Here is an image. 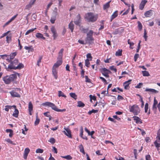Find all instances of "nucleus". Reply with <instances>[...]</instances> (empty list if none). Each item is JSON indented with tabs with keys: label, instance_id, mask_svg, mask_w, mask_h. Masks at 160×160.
<instances>
[{
	"label": "nucleus",
	"instance_id": "15",
	"mask_svg": "<svg viewBox=\"0 0 160 160\" xmlns=\"http://www.w3.org/2000/svg\"><path fill=\"white\" fill-rule=\"evenodd\" d=\"M30 151V150L28 148H26L25 149L24 151V153L23 154V158L24 159H27L28 155V154L29 153Z\"/></svg>",
	"mask_w": 160,
	"mask_h": 160
},
{
	"label": "nucleus",
	"instance_id": "8",
	"mask_svg": "<svg viewBox=\"0 0 160 160\" xmlns=\"http://www.w3.org/2000/svg\"><path fill=\"white\" fill-rule=\"evenodd\" d=\"M20 89L19 88H16L14 90L10 92L11 95L13 97L20 98V95L16 92L17 91H20Z\"/></svg>",
	"mask_w": 160,
	"mask_h": 160
},
{
	"label": "nucleus",
	"instance_id": "23",
	"mask_svg": "<svg viewBox=\"0 0 160 160\" xmlns=\"http://www.w3.org/2000/svg\"><path fill=\"white\" fill-rule=\"evenodd\" d=\"M24 48L26 50L28 51V52H33L34 51L33 48L32 46H30L29 47L25 46L24 47Z\"/></svg>",
	"mask_w": 160,
	"mask_h": 160
},
{
	"label": "nucleus",
	"instance_id": "49",
	"mask_svg": "<svg viewBox=\"0 0 160 160\" xmlns=\"http://www.w3.org/2000/svg\"><path fill=\"white\" fill-rule=\"evenodd\" d=\"M83 127L82 126L81 127L80 129V136L81 138H82L83 136Z\"/></svg>",
	"mask_w": 160,
	"mask_h": 160
},
{
	"label": "nucleus",
	"instance_id": "9",
	"mask_svg": "<svg viewBox=\"0 0 160 160\" xmlns=\"http://www.w3.org/2000/svg\"><path fill=\"white\" fill-rule=\"evenodd\" d=\"M81 21L80 15L78 14L75 18L74 22L75 25L80 26Z\"/></svg>",
	"mask_w": 160,
	"mask_h": 160
},
{
	"label": "nucleus",
	"instance_id": "63",
	"mask_svg": "<svg viewBox=\"0 0 160 160\" xmlns=\"http://www.w3.org/2000/svg\"><path fill=\"white\" fill-rule=\"evenodd\" d=\"M124 99L121 96L118 95L117 97V99L118 100H123Z\"/></svg>",
	"mask_w": 160,
	"mask_h": 160
},
{
	"label": "nucleus",
	"instance_id": "44",
	"mask_svg": "<svg viewBox=\"0 0 160 160\" xmlns=\"http://www.w3.org/2000/svg\"><path fill=\"white\" fill-rule=\"evenodd\" d=\"M138 30L139 31H141L142 29V25L140 21H138Z\"/></svg>",
	"mask_w": 160,
	"mask_h": 160
},
{
	"label": "nucleus",
	"instance_id": "5",
	"mask_svg": "<svg viewBox=\"0 0 160 160\" xmlns=\"http://www.w3.org/2000/svg\"><path fill=\"white\" fill-rule=\"evenodd\" d=\"M129 111L133 113L134 115H137L140 113V109L137 104H134L129 106Z\"/></svg>",
	"mask_w": 160,
	"mask_h": 160
},
{
	"label": "nucleus",
	"instance_id": "40",
	"mask_svg": "<svg viewBox=\"0 0 160 160\" xmlns=\"http://www.w3.org/2000/svg\"><path fill=\"white\" fill-rule=\"evenodd\" d=\"M36 29V28H35L33 29L32 28L31 29L28 30L25 33V35H26L28 34L29 33L33 32Z\"/></svg>",
	"mask_w": 160,
	"mask_h": 160
},
{
	"label": "nucleus",
	"instance_id": "11",
	"mask_svg": "<svg viewBox=\"0 0 160 160\" xmlns=\"http://www.w3.org/2000/svg\"><path fill=\"white\" fill-rule=\"evenodd\" d=\"M64 129L66 132L65 131H63L62 132L68 138H72L71 132L70 130L68 128H64Z\"/></svg>",
	"mask_w": 160,
	"mask_h": 160
},
{
	"label": "nucleus",
	"instance_id": "57",
	"mask_svg": "<svg viewBox=\"0 0 160 160\" xmlns=\"http://www.w3.org/2000/svg\"><path fill=\"white\" fill-rule=\"evenodd\" d=\"M52 14L58 15V9L56 7L54 8Z\"/></svg>",
	"mask_w": 160,
	"mask_h": 160
},
{
	"label": "nucleus",
	"instance_id": "7",
	"mask_svg": "<svg viewBox=\"0 0 160 160\" xmlns=\"http://www.w3.org/2000/svg\"><path fill=\"white\" fill-rule=\"evenodd\" d=\"M154 143L157 149L160 147V128L158 131L156 140Z\"/></svg>",
	"mask_w": 160,
	"mask_h": 160
},
{
	"label": "nucleus",
	"instance_id": "56",
	"mask_svg": "<svg viewBox=\"0 0 160 160\" xmlns=\"http://www.w3.org/2000/svg\"><path fill=\"white\" fill-rule=\"evenodd\" d=\"M85 82H88L89 83L91 82V80L88 78V77L87 76H85Z\"/></svg>",
	"mask_w": 160,
	"mask_h": 160
},
{
	"label": "nucleus",
	"instance_id": "31",
	"mask_svg": "<svg viewBox=\"0 0 160 160\" xmlns=\"http://www.w3.org/2000/svg\"><path fill=\"white\" fill-rule=\"evenodd\" d=\"M80 151L82 152L83 154H85V152L84 150V148L82 144H81L79 146Z\"/></svg>",
	"mask_w": 160,
	"mask_h": 160
},
{
	"label": "nucleus",
	"instance_id": "27",
	"mask_svg": "<svg viewBox=\"0 0 160 160\" xmlns=\"http://www.w3.org/2000/svg\"><path fill=\"white\" fill-rule=\"evenodd\" d=\"M111 1H110L108 2H107L106 3L103 5V9L104 10H105L107 9L110 7V3L111 2Z\"/></svg>",
	"mask_w": 160,
	"mask_h": 160
},
{
	"label": "nucleus",
	"instance_id": "60",
	"mask_svg": "<svg viewBox=\"0 0 160 160\" xmlns=\"http://www.w3.org/2000/svg\"><path fill=\"white\" fill-rule=\"evenodd\" d=\"M110 69L111 70L114 71L115 72H116L117 71V69L113 66H111L110 67Z\"/></svg>",
	"mask_w": 160,
	"mask_h": 160
},
{
	"label": "nucleus",
	"instance_id": "59",
	"mask_svg": "<svg viewBox=\"0 0 160 160\" xmlns=\"http://www.w3.org/2000/svg\"><path fill=\"white\" fill-rule=\"evenodd\" d=\"M78 42L79 43L82 44H86L87 43L86 42H85L84 41L80 39L78 40Z\"/></svg>",
	"mask_w": 160,
	"mask_h": 160
},
{
	"label": "nucleus",
	"instance_id": "64",
	"mask_svg": "<svg viewBox=\"0 0 160 160\" xmlns=\"http://www.w3.org/2000/svg\"><path fill=\"white\" fill-rule=\"evenodd\" d=\"M49 112H44L43 113L44 115L47 117H48L50 116V115L49 114Z\"/></svg>",
	"mask_w": 160,
	"mask_h": 160
},
{
	"label": "nucleus",
	"instance_id": "54",
	"mask_svg": "<svg viewBox=\"0 0 160 160\" xmlns=\"http://www.w3.org/2000/svg\"><path fill=\"white\" fill-rule=\"evenodd\" d=\"M32 6L29 3L26 6L25 9L29 10L32 7Z\"/></svg>",
	"mask_w": 160,
	"mask_h": 160
},
{
	"label": "nucleus",
	"instance_id": "48",
	"mask_svg": "<svg viewBox=\"0 0 160 160\" xmlns=\"http://www.w3.org/2000/svg\"><path fill=\"white\" fill-rule=\"evenodd\" d=\"M49 142L52 144H54L55 142V140L53 138H51L50 139Z\"/></svg>",
	"mask_w": 160,
	"mask_h": 160
},
{
	"label": "nucleus",
	"instance_id": "36",
	"mask_svg": "<svg viewBox=\"0 0 160 160\" xmlns=\"http://www.w3.org/2000/svg\"><path fill=\"white\" fill-rule=\"evenodd\" d=\"M28 111H32L33 110V105L31 101L29 102L28 104Z\"/></svg>",
	"mask_w": 160,
	"mask_h": 160
},
{
	"label": "nucleus",
	"instance_id": "10",
	"mask_svg": "<svg viewBox=\"0 0 160 160\" xmlns=\"http://www.w3.org/2000/svg\"><path fill=\"white\" fill-rule=\"evenodd\" d=\"M101 72L104 76L107 78L109 77L108 74L109 73H111V72L109 70L105 68H102Z\"/></svg>",
	"mask_w": 160,
	"mask_h": 160
},
{
	"label": "nucleus",
	"instance_id": "62",
	"mask_svg": "<svg viewBox=\"0 0 160 160\" xmlns=\"http://www.w3.org/2000/svg\"><path fill=\"white\" fill-rule=\"evenodd\" d=\"M52 151L54 152V153L57 154L58 153L57 149L55 147H52Z\"/></svg>",
	"mask_w": 160,
	"mask_h": 160
},
{
	"label": "nucleus",
	"instance_id": "52",
	"mask_svg": "<svg viewBox=\"0 0 160 160\" xmlns=\"http://www.w3.org/2000/svg\"><path fill=\"white\" fill-rule=\"evenodd\" d=\"M148 103H146L145 104V112L146 113L148 112Z\"/></svg>",
	"mask_w": 160,
	"mask_h": 160
},
{
	"label": "nucleus",
	"instance_id": "25",
	"mask_svg": "<svg viewBox=\"0 0 160 160\" xmlns=\"http://www.w3.org/2000/svg\"><path fill=\"white\" fill-rule=\"evenodd\" d=\"M152 11L151 10L145 12L144 15L146 17H149L152 15Z\"/></svg>",
	"mask_w": 160,
	"mask_h": 160
},
{
	"label": "nucleus",
	"instance_id": "39",
	"mask_svg": "<svg viewBox=\"0 0 160 160\" xmlns=\"http://www.w3.org/2000/svg\"><path fill=\"white\" fill-rule=\"evenodd\" d=\"M128 43L130 45V48L132 49H133V47H132L131 46H133L134 43L133 42H131L130 39H128Z\"/></svg>",
	"mask_w": 160,
	"mask_h": 160
},
{
	"label": "nucleus",
	"instance_id": "41",
	"mask_svg": "<svg viewBox=\"0 0 160 160\" xmlns=\"http://www.w3.org/2000/svg\"><path fill=\"white\" fill-rule=\"evenodd\" d=\"M89 59H86L85 60V65L86 67H89L90 65V63L89 62Z\"/></svg>",
	"mask_w": 160,
	"mask_h": 160
},
{
	"label": "nucleus",
	"instance_id": "2",
	"mask_svg": "<svg viewBox=\"0 0 160 160\" xmlns=\"http://www.w3.org/2000/svg\"><path fill=\"white\" fill-rule=\"evenodd\" d=\"M98 18L97 15H94L93 12H89L86 13L84 17L85 19L89 22H94L96 21Z\"/></svg>",
	"mask_w": 160,
	"mask_h": 160
},
{
	"label": "nucleus",
	"instance_id": "58",
	"mask_svg": "<svg viewBox=\"0 0 160 160\" xmlns=\"http://www.w3.org/2000/svg\"><path fill=\"white\" fill-rule=\"evenodd\" d=\"M139 55L138 54L136 53L135 54L134 57L135 62H136L137 61V59L139 57Z\"/></svg>",
	"mask_w": 160,
	"mask_h": 160
},
{
	"label": "nucleus",
	"instance_id": "34",
	"mask_svg": "<svg viewBox=\"0 0 160 160\" xmlns=\"http://www.w3.org/2000/svg\"><path fill=\"white\" fill-rule=\"evenodd\" d=\"M40 119L38 118V116L37 114L36 116V120L34 122V125L36 126L38 125L40 122Z\"/></svg>",
	"mask_w": 160,
	"mask_h": 160
},
{
	"label": "nucleus",
	"instance_id": "12",
	"mask_svg": "<svg viewBox=\"0 0 160 160\" xmlns=\"http://www.w3.org/2000/svg\"><path fill=\"white\" fill-rule=\"evenodd\" d=\"M62 58L59 60H58L56 63H55L54 65L53 66L52 68H58L59 66L61 65L62 63Z\"/></svg>",
	"mask_w": 160,
	"mask_h": 160
},
{
	"label": "nucleus",
	"instance_id": "21",
	"mask_svg": "<svg viewBox=\"0 0 160 160\" xmlns=\"http://www.w3.org/2000/svg\"><path fill=\"white\" fill-rule=\"evenodd\" d=\"M74 25L73 24V21H71L68 24V28L70 29L71 32H73L74 29Z\"/></svg>",
	"mask_w": 160,
	"mask_h": 160
},
{
	"label": "nucleus",
	"instance_id": "19",
	"mask_svg": "<svg viewBox=\"0 0 160 160\" xmlns=\"http://www.w3.org/2000/svg\"><path fill=\"white\" fill-rule=\"evenodd\" d=\"M145 91L146 92H149L152 94L157 93L158 92V91L154 89L147 88L146 89Z\"/></svg>",
	"mask_w": 160,
	"mask_h": 160
},
{
	"label": "nucleus",
	"instance_id": "18",
	"mask_svg": "<svg viewBox=\"0 0 160 160\" xmlns=\"http://www.w3.org/2000/svg\"><path fill=\"white\" fill-rule=\"evenodd\" d=\"M12 107L15 108V110L14 113L12 114V116L15 118H17L18 116L19 111L18 109L16 108V106L13 105Z\"/></svg>",
	"mask_w": 160,
	"mask_h": 160
},
{
	"label": "nucleus",
	"instance_id": "3",
	"mask_svg": "<svg viewBox=\"0 0 160 160\" xmlns=\"http://www.w3.org/2000/svg\"><path fill=\"white\" fill-rule=\"evenodd\" d=\"M17 78V75L15 74H11L9 76L7 75L3 77L2 80L5 84H8L16 79Z\"/></svg>",
	"mask_w": 160,
	"mask_h": 160
},
{
	"label": "nucleus",
	"instance_id": "32",
	"mask_svg": "<svg viewBox=\"0 0 160 160\" xmlns=\"http://www.w3.org/2000/svg\"><path fill=\"white\" fill-rule=\"evenodd\" d=\"M77 107H83L85 106V104L81 101H78L77 102Z\"/></svg>",
	"mask_w": 160,
	"mask_h": 160
},
{
	"label": "nucleus",
	"instance_id": "45",
	"mask_svg": "<svg viewBox=\"0 0 160 160\" xmlns=\"http://www.w3.org/2000/svg\"><path fill=\"white\" fill-rule=\"evenodd\" d=\"M86 56H87V59H89V60H90V61H91L92 60V57L91 56V53H88L86 55Z\"/></svg>",
	"mask_w": 160,
	"mask_h": 160
},
{
	"label": "nucleus",
	"instance_id": "50",
	"mask_svg": "<svg viewBox=\"0 0 160 160\" xmlns=\"http://www.w3.org/2000/svg\"><path fill=\"white\" fill-rule=\"evenodd\" d=\"M43 152V149L38 148L37 149L36 151V152L37 153H42Z\"/></svg>",
	"mask_w": 160,
	"mask_h": 160
},
{
	"label": "nucleus",
	"instance_id": "20",
	"mask_svg": "<svg viewBox=\"0 0 160 160\" xmlns=\"http://www.w3.org/2000/svg\"><path fill=\"white\" fill-rule=\"evenodd\" d=\"M36 37L38 39H41L42 40H45V38L43 37V35L42 33L38 32L36 34Z\"/></svg>",
	"mask_w": 160,
	"mask_h": 160
},
{
	"label": "nucleus",
	"instance_id": "37",
	"mask_svg": "<svg viewBox=\"0 0 160 160\" xmlns=\"http://www.w3.org/2000/svg\"><path fill=\"white\" fill-rule=\"evenodd\" d=\"M142 73L144 76H150L149 72L146 71H142Z\"/></svg>",
	"mask_w": 160,
	"mask_h": 160
},
{
	"label": "nucleus",
	"instance_id": "53",
	"mask_svg": "<svg viewBox=\"0 0 160 160\" xmlns=\"http://www.w3.org/2000/svg\"><path fill=\"white\" fill-rule=\"evenodd\" d=\"M143 83L141 82L139 83L135 87V88H141Z\"/></svg>",
	"mask_w": 160,
	"mask_h": 160
},
{
	"label": "nucleus",
	"instance_id": "13",
	"mask_svg": "<svg viewBox=\"0 0 160 160\" xmlns=\"http://www.w3.org/2000/svg\"><path fill=\"white\" fill-rule=\"evenodd\" d=\"M132 81L131 79H129L128 80L125 81L123 83V85L124 86V88L125 89H128L129 88V85L130 84Z\"/></svg>",
	"mask_w": 160,
	"mask_h": 160
},
{
	"label": "nucleus",
	"instance_id": "16",
	"mask_svg": "<svg viewBox=\"0 0 160 160\" xmlns=\"http://www.w3.org/2000/svg\"><path fill=\"white\" fill-rule=\"evenodd\" d=\"M52 73L55 78L57 79L58 78V70L57 68H52Z\"/></svg>",
	"mask_w": 160,
	"mask_h": 160
},
{
	"label": "nucleus",
	"instance_id": "29",
	"mask_svg": "<svg viewBox=\"0 0 160 160\" xmlns=\"http://www.w3.org/2000/svg\"><path fill=\"white\" fill-rule=\"evenodd\" d=\"M122 50L119 49L115 53V55L117 56H120L122 55Z\"/></svg>",
	"mask_w": 160,
	"mask_h": 160
},
{
	"label": "nucleus",
	"instance_id": "24",
	"mask_svg": "<svg viewBox=\"0 0 160 160\" xmlns=\"http://www.w3.org/2000/svg\"><path fill=\"white\" fill-rule=\"evenodd\" d=\"M158 103V101L156 100L155 97L154 98V102L152 107V109L153 110L156 111L157 107L156 105Z\"/></svg>",
	"mask_w": 160,
	"mask_h": 160
},
{
	"label": "nucleus",
	"instance_id": "17",
	"mask_svg": "<svg viewBox=\"0 0 160 160\" xmlns=\"http://www.w3.org/2000/svg\"><path fill=\"white\" fill-rule=\"evenodd\" d=\"M133 120L136 121V123L137 124H141L142 123L141 119L138 117L134 116L133 117Z\"/></svg>",
	"mask_w": 160,
	"mask_h": 160
},
{
	"label": "nucleus",
	"instance_id": "22",
	"mask_svg": "<svg viewBox=\"0 0 160 160\" xmlns=\"http://www.w3.org/2000/svg\"><path fill=\"white\" fill-rule=\"evenodd\" d=\"M57 15L52 14L51 17L50 21L52 24H54L55 23Z\"/></svg>",
	"mask_w": 160,
	"mask_h": 160
},
{
	"label": "nucleus",
	"instance_id": "28",
	"mask_svg": "<svg viewBox=\"0 0 160 160\" xmlns=\"http://www.w3.org/2000/svg\"><path fill=\"white\" fill-rule=\"evenodd\" d=\"M80 30L82 32L84 33H86L88 31V28H84L83 26L80 27Z\"/></svg>",
	"mask_w": 160,
	"mask_h": 160
},
{
	"label": "nucleus",
	"instance_id": "47",
	"mask_svg": "<svg viewBox=\"0 0 160 160\" xmlns=\"http://www.w3.org/2000/svg\"><path fill=\"white\" fill-rule=\"evenodd\" d=\"M50 30L52 33H54L57 32L54 26H52L50 28Z\"/></svg>",
	"mask_w": 160,
	"mask_h": 160
},
{
	"label": "nucleus",
	"instance_id": "61",
	"mask_svg": "<svg viewBox=\"0 0 160 160\" xmlns=\"http://www.w3.org/2000/svg\"><path fill=\"white\" fill-rule=\"evenodd\" d=\"M99 78L104 82L105 83L107 84V82L106 80L104 78H103V77H99Z\"/></svg>",
	"mask_w": 160,
	"mask_h": 160
},
{
	"label": "nucleus",
	"instance_id": "1",
	"mask_svg": "<svg viewBox=\"0 0 160 160\" xmlns=\"http://www.w3.org/2000/svg\"><path fill=\"white\" fill-rule=\"evenodd\" d=\"M8 62H10L8 66V68L10 69H20L23 68L24 65L21 63H19V61L18 59H15L13 61L9 60Z\"/></svg>",
	"mask_w": 160,
	"mask_h": 160
},
{
	"label": "nucleus",
	"instance_id": "55",
	"mask_svg": "<svg viewBox=\"0 0 160 160\" xmlns=\"http://www.w3.org/2000/svg\"><path fill=\"white\" fill-rule=\"evenodd\" d=\"M10 32V31H8V32H5L2 35V36H1L0 37V39H1L2 38H3V37H4V36L7 35H8V34Z\"/></svg>",
	"mask_w": 160,
	"mask_h": 160
},
{
	"label": "nucleus",
	"instance_id": "51",
	"mask_svg": "<svg viewBox=\"0 0 160 160\" xmlns=\"http://www.w3.org/2000/svg\"><path fill=\"white\" fill-rule=\"evenodd\" d=\"M12 107H13L12 106L6 105L5 106V110L6 111H9V109H11Z\"/></svg>",
	"mask_w": 160,
	"mask_h": 160
},
{
	"label": "nucleus",
	"instance_id": "4",
	"mask_svg": "<svg viewBox=\"0 0 160 160\" xmlns=\"http://www.w3.org/2000/svg\"><path fill=\"white\" fill-rule=\"evenodd\" d=\"M42 105L44 106H48V107H51L53 110L57 112H63L66 111L65 109H58L54 103L50 102H45L42 103Z\"/></svg>",
	"mask_w": 160,
	"mask_h": 160
},
{
	"label": "nucleus",
	"instance_id": "26",
	"mask_svg": "<svg viewBox=\"0 0 160 160\" xmlns=\"http://www.w3.org/2000/svg\"><path fill=\"white\" fill-rule=\"evenodd\" d=\"M118 15V11H116L115 12H114L112 14L111 16V21H112V20L114 18H116Z\"/></svg>",
	"mask_w": 160,
	"mask_h": 160
},
{
	"label": "nucleus",
	"instance_id": "46",
	"mask_svg": "<svg viewBox=\"0 0 160 160\" xmlns=\"http://www.w3.org/2000/svg\"><path fill=\"white\" fill-rule=\"evenodd\" d=\"M70 95L71 97L75 99H77V96L75 94V93L72 92L70 93Z\"/></svg>",
	"mask_w": 160,
	"mask_h": 160
},
{
	"label": "nucleus",
	"instance_id": "14",
	"mask_svg": "<svg viewBox=\"0 0 160 160\" xmlns=\"http://www.w3.org/2000/svg\"><path fill=\"white\" fill-rule=\"evenodd\" d=\"M147 2V1L146 0H142L141 2L139 5V9L141 10H142Z\"/></svg>",
	"mask_w": 160,
	"mask_h": 160
},
{
	"label": "nucleus",
	"instance_id": "30",
	"mask_svg": "<svg viewBox=\"0 0 160 160\" xmlns=\"http://www.w3.org/2000/svg\"><path fill=\"white\" fill-rule=\"evenodd\" d=\"M17 54V52H14L11 53L10 55V60H11L13 59L14 57L16 56Z\"/></svg>",
	"mask_w": 160,
	"mask_h": 160
},
{
	"label": "nucleus",
	"instance_id": "33",
	"mask_svg": "<svg viewBox=\"0 0 160 160\" xmlns=\"http://www.w3.org/2000/svg\"><path fill=\"white\" fill-rule=\"evenodd\" d=\"M6 42L8 43L11 42L12 40V36L10 35L7 36L6 37Z\"/></svg>",
	"mask_w": 160,
	"mask_h": 160
},
{
	"label": "nucleus",
	"instance_id": "42",
	"mask_svg": "<svg viewBox=\"0 0 160 160\" xmlns=\"http://www.w3.org/2000/svg\"><path fill=\"white\" fill-rule=\"evenodd\" d=\"M98 110H95L94 109H92L91 111H89L88 112V114L90 115H91L92 113H96L98 112Z\"/></svg>",
	"mask_w": 160,
	"mask_h": 160
},
{
	"label": "nucleus",
	"instance_id": "43",
	"mask_svg": "<svg viewBox=\"0 0 160 160\" xmlns=\"http://www.w3.org/2000/svg\"><path fill=\"white\" fill-rule=\"evenodd\" d=\"M42 56H40L39 57L38 59V60L37 62V65L38 66H40V63L41 62V60L42 59Z\"/></svg>",
	"mask_w": 160,
	"mask_h": 160
},
{
	"label": "nucleus",
	"instance_id": "6",
	"mask_svg": "<svg viewBox=\"0 0 160 160\" xmlns=\"http://www.w3.org/2000/svg\"><path fill=\"white\" fill-rule=\"evenodd\" d=\"M93 32L90 30L87 33V37L85 39V42L91 44L93 43L94 39L92 37Z\"/></svg>",
	"mask_w": 160,
	"mask_h": 160
},
{
	"label": "nucleus",
	"instance_id": "35",
	"mask_svg": "<svg viewBox=\"0 0 160 160\" xmlns=\"http://www.w3.org/2000/svg\"><path fill=\"white\" fill-rule=\"evenodd\" d=\"M62 158L66 159L67 160H70L72 159V157L70 155H68L66 156H61Z\"/></svg>",
	"mask_w": 160,
	"mask_h": 160
},
{
	"label": "nucleus",
	"instance_id": "38",
	"mask_svg": "<svg viewBox=\"0 0 160 160\" xmlns=\"http://www.w3.org/2000/svg\"><path fill=\"white\" fill-rule=\"evenodd\" d=\"M58 96L59 97H62L65 98H66V96L65 95L64 93L61 91H58Z\"/></svg>",
	"mask_w": 160,
	"mask_h": 160
}]
</instances>
